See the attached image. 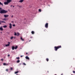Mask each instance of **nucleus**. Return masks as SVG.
<instances>
[{"label":"nucleus","instance_id":"6ab92c4d","mask_svg":"<svg viewBox=\"0 0 75 75\" xmlns=\"http://www.w3.org/2000/svg\"><path fill=\"white\" fill-rule=\"evenodd\" d=\"M19 35H20V34H19V33H17V35H17V36H19Z\"/></svg>","mask_w":75,"mask_h":75},{"label":"nucleus","instance_id":"5fc2aeb1","mask_svg":"<svg viewBox=\"0 0 75 75\" xmlns=\"http://www.w3.org/2000/svg\"><path fill=\"white\" fill-rule=\"evenodd\" d=\"M71 75H73V74H71Z\"/></svg>","mask_w":75,"mask_h":75},{"label":"nucleus","instance_id":"c9c22d12","mask_svg":"<svg viewBox=\"0 0 75 75\" xmlns=\"http://www.w3.org/2000/svg\"><path fill=\"white\" fill-rule=\"evenodd\" d=\"M10 54H8V57H10Z\"/></svg>","mask_w":75,"mask_h":75},{"label":"nucleus","instance_id":"7ed1b4c3","mask_svg":"<svg viewBox=\"0 0 75 75\" xmlns=\"http://www.w3.org/2000/svg\"><path fill=\"white\" fill-rule=\"evenodd\" d=\"M45 27L47 28H48V23H46L45 24Z\"/></svg>","mask_w":75,"mask_h":75},{"label":"nucleus","instance_id":"ea45409f","mask_svg":"<svg viewBox=\"0 0 75 75\" xmlns=\"http://www.w3.org/2000/svg\"><path fill=\"white\" fill-rule=\"evenodd\" d=\"M13 15H12V16H11V17L12 18H13Z\"/></svg>","mask_w":75,"mask_h":75},{"label":"nucleus","instance_id":"5701e85b","mask_svg":"<svg viewBox=\"0 0 75 75\" xmlns=\"http://www.w3.org/2000/svg\"><path fill=\"white\" fill-rule=\"evenodd\" d=\"M2 23H6V22L4 21H2Z\"/></svg>","mask_w":75,"mask_h":75},{"label":"nucleus","instance_id":"8fccbe9b","mask_svg":"<svg viewBox=\"0 0 75 75\" xmlns=\"http://www.w3.org/2000/svg\"><path fill=\"white\" fill-rule=\"evenodd\" d=\"M29 41V42H30V41H31V40H30Z\"/></svg>","mask_w":75,"mask_h":75},{"label":"nucleus","instance_id":"72a5a7b5","mask_svg":"<svg viewBox=\"0 0 75 75\" xmlns=\"http://www.w3.org/2000/svg\"><path fill=\"white\" fill-rule=\"evenodd\" d=\"M11 23H14V21H12L11 22Z\"/></svg>","mask_w":75,"mask_h":75},{"label":"nucleus","instance_id":"423d86ee","mask_svg":"<svg viewBox=\"0 0 75 75\" xmlns=\"http://www.w3.org/2000/svg\"><path fill=\"white\" fill-rule=\"evenodd\" d=\"M8 4V2L6 1L4 2V4H5V5H7Z\"/></svg>","mask_w":75,"mask_h":75},{"label":"nucleus","instance_id":"aec40b11","mask_svg":"<svg viewBox=\"0 0 75 75\" xmlns=\"http://www.w3.org/2000/svg\"><path fill=\"white\" fill-rule=\"evenodd\" d=\"M4 65H7V64H6V63H4L3 64Z\"/></svg>","mask_w":75,"mask_h":75},{"label":"nucleus","instance_id":"7c9ffc66","mask_svg":"<svg viewBox=\"0 0 75 75\" xmlns=\"http://www.w3.org/2000/svg\"><path fill=\"white\" fill-rule=\"evenodd\" d=\"M2 23V21H0V23Z\"/></svg>","mask_w":75,"mask_h":75},{"label":"nucleus","instance_id":"09e8293b","mask_svg":"<svg viewBox=\"0 0 75 75\" xmlns=\"http://www.w3.org/2000/svg\"><path fill=\"white\" fill-rule=\"evenodd\" d=\"M13 7H14V6H13Z\"/></svg>","mask_w":75,"mask_h":75},{"label":"nucleus","instance_id":"bb28decb","mask_svg":"<svg viewBox=\"0 0 75 75\" xmlns=\"http://www.w3.org/2000/svg\"><path fill=\"white\" fill-rule=\"evenodd\" d=\"M14 35H15V36L17 35V33H14Z\"/></svg>","mask_w":75,"mask_h":75},{"label":"nucleus","instance_id":"39448f33","mask_svg":"<svg viewBox=\"0 0 75 75\" xmlns=\"http://www.w3.org/2000/svg\"><path fill=\"white\" fill-rule=\"evenodd\" d=\"M8 16H9V15H4V17H5V18L8 17Z\"/></svg>","mask_w":75,"mask_h":75},{"label":"nucleus","instance_id":"e433bc0d","mask_svg":"<svg viewBox=\"0 0 75 75\" xmlns=\"http://www.w3.org/2000/svg\"><path fill=\"white\" fill-rule=\"evenodd\" d=\"M8 44H9V45H10V42H8Z\"/></svg>","mask_w":75,"mask_h":75},{"label":"nucleus","instance_id":"f257e3e1","mask_svg":"<svg viewBox=\"0 0 75 75\" xmlns=\"http://www.w3.org/2000/svg\"><path fill=\"white\" fill-rule=\"evenodd\" d=\"M7 12H8L7 11H6L4 9H2L1 12H0V13L1 14H6Z\"/></svg>","mask_w":75,"mask_h":75},{"label":"nucleus","instance_id":"cd10ccee","mask_svg":"<svg viewBox=\"0 0 75 75\" xmlns=\"http://www.w3.org/2000/svg\"><path fill=\"white\" fill-rule=\"evenodd\" d=\"M23 65H26V64L24 63H23Z\"/></svg>","mask_w":75,"mask_h":75},{"label":"nucleus","instance_id":"4be33fe9","mask_svg":"<svg viewBox=\"0 0 75 75\" xmlns=\"http://www.w3.org/2000/svg\"><path fill=\"white\" fill-rule=\"evenodd\" d=\"M3 21H6V18H4L3 19Z\"/></svg>","mask_w":75,"mask_h":75},{"label":"nucleus","instance_id":"4468645a","mask_svg":"<svg viewBox=\"0 0 75 75\" xmlns=\"http://www.w3.org/2000/svg\"><path fill=\"white\" fill-rule=\"evenodd\" d=\"M9 45H9V44H7V45H5V46L6 47H8V46H9Z\"/></svg>","mask_w":75,"mask_h":75},{"label":"nucleus","instance_id":"a18cd8bd","mask_svg":"<svg viewBox=\"0 0 75 75\" xmlns=\"http://www.w3.org/2000/svg\"><path fill=\"white\" fill-rule=\"evenodd\" d=\"M17 6L18 7H19V5H18Z\"/></svg>","mask_w":75,"mask_h":75},{"label":"nucleus","instance_id":"1a4fd4ad","mask_svg":"<svg viewBox=\"0 0 75 75\" xmlns=\"http://www.w3.org/2000/svg\"><path fill=\"white\" fill-rule=\"evenodd\" d=\"M24 1V0H20L19 1V3H23Z\"/></svg>","mask_w":75,"mask_h":75},{"label":"nucleus","instance_id":"2f4dec72","mask_svg":"<svg viewBox=\"0 0 75 75\" xmlns=\"http://www.w3.org/2000/svg\"><path fill=\"white\" fill-rule=\"evenodd\" d=\"M13 27H15V26H16V25H13Z\"/></svg>","mask_w":75,"mask_h":75},{"label":"nucleus","instance_id":"de8ad7c7","mask_svg":"<svg viewBox=\"0 0 75 75\" xmlns=\"http://www.w3.org/2000/svg\"><path fill=\"white\" fill-rule=\"evenodd\" d=\"M61 75H63V74H61Z\"/></svg>","mask_w":75,"mask_h":75},{"label":"nucleus","instance_id":"f8f14e48","mask_svg":"<svg viewBox=\"0 0 75 75\" xmlns=\"http://www.w3.org/2000/svg\"><path fill=\"white\" fill-rule=\"evenodd\" d=\"M17 48H18V47L17 46H16L15 47V50H17Z\"/></svg>","mask_w":75,"mask_h":75},{"label":"nucleus","instance_id":"a878e982","mask_svg":"<svg viewBox=\"0 0 75 75\" xmlns=\"http://www.w3.org/2000/svg\"><path fill=\"white\" fill-rule=\"evenodd\" d=\"M16 59H20V57H17L16 58Z\"/></svg>","mask_w":75,"mask_h":75},{"label":"nucleus","instance_id":"b1692460","mask_svg":"<svg viewBox=\"0 0 75 75\" xmlns=\"http://www.w3.org/2000/svg\"><path fill=\"white\" fill-rule=\"evenodd\" d=\"M2 9V8H0V12L1 11Z\"/></svg>","mask_w":75,"mask_h":75},{"label":"nucleus","instance_id":"412c9836","mask_svg":"<svg viewBox=\"0 0 75 75\" xmlns=\"http://www.w3.org/2000/svg\"><path fill=\"white\" fill-rule=\"evenodd\" d=\"M18 71H17L15 72V74H18Z\"/></svg>","mask_w":75,"mask_h":75},{"label":"nucleus","instance_id":"9b49d317","mask_svg":"<svg viewBox=\"0 0 75 75\" xmlns=\"http://www.w3.org/2000/svg\"><path fill=\"white\" fill-rule=\"evenodd\" d=\"M0 30L1 31H3V28L2 27H0Z\"/></svg>","mask_w":75,"mask_h":75},{"label":"nucleus","instance_id":"a19ab883","mask_svg":"<svg viewBox=\"0 0 75 75\" xmlns=\"http://www.w3.org/2000/svg\"><path fill=\"white\" fill-rule=\"evenodd\" d=\"M23 57V56H21V57Z\"/></svg>","mask_w":75,"mask_h":75},{"label":"nucleus","instance_id":"0eeeda50","mask_svg":"<svg viewBox=\"0 0 75 75\" xmlns=\"http://www.w3.org/2000/svg\"><path fill=\"white\" fill-rule=\"evenodd\" d=\"M21 40L23 41H25V40H24V39H23V38H22V37H21Z\"/></svg>","mask_w":75,"mask_h":75},{"label":"nucleus","instance_id":"864d4df0","mask_svg":"<svg viewBox=\"0 0 75 75\" xmlns=\"http://www.w3.org/2000/svg\"><path fill=\"white\" fill-rule=\"evenodd\" d=\"M48 72V71H47Z\"/></svg>","mask_w":75,"mask_h":75},{"label":"nucleus","instance_id":"c756f323","mask_svg":"<svg viewBox=\"0 0 75 75\" xmlns=\"http://www.w3.org/2000/svg\"><path fill=\"white\" fill-rule=\"evenodd\" d=\"M73 72L74 74H75V71H73Z\"/></svg>","mask_w":75,"mask_h":75},{"label":"nucleus","instance_id":"20e7f679","mask_svg":"<svg viewBox=\"0 0 75 75\" xmlns=\"http://www.w3.org/2000/svg\"><path fill=\"white\" fill-rule=\"evenodd\" d=\"M12 28V24L11 23H9V28L10 29Z\"/></svg>","mask_w":75,"mask_h":75},{"label":"nucleus","instance_id":"dca6fc26","mask_svg":"<svg viewBox=\"0 0 75 75\" xmlns=\"http://www.w3.org/2000/svg\"><path fill=\"white\" fill-rule=\"evenodd\" d=\"M3 27H4V28H6V27H7V25H5L4 26H3Z\"/></svg>","mask_w":75,"mask_h":75},{"label":"nucleus","instance_id":"c03bdc74","mask_svg":"<svg viewBox=\"0 0 75 75\" xmlns=\"http://www.w3.org/2000/svg\"><path fill=\"white\" fill-rule=\"evenodd\" d=\"M30 38H32V37H30Z\"/></svg>","mask_w":75,"mask_h":75},{"label":"nucleus","instance_id":"9d476101","mask_svg":"<svg viewBox=\"0 0 75 75\" xmlns=\"http://www.w3.org/2000/svg\"><path fill=\"white\" fill-rule=\"evenodd\" d=\"M12 49L13 50H14V49H15V47H14V46H13L12 47Z\"/></svg>","mask_w":75,"mask_h":75},{"label":"nucleus","instance_id":"f704fd0d","mask_svg":"<svg viewBox=\"0 0 75 75\" xmlns=\"http://www.w3.org/2000/svg\"><path fill=\"white\" fill-rule=\"evenodd\" d=\"M19 7H20V8H21V7H22V6H19Z\"/></svg>","mask_w":75,"mask_h":75},{"label":"nucleus","instance_id":"603ef678","mask_svg":"<svg viewBox=\"0 0 75 75\" xmlns=\"http://www.w3.org/2000/svg\"><path fill=\"white\" fill-rule=\"evenodd\" d=\"M16 75H18V74H16Z\"/></svg>","mask_w":75,"mask_h":75},{"label":"nucleus","instance_id":"f03ea898","mask_svg":"<svg viewBox=\"0 0 75 75\" xmlns=\"http://www.w3.org/2000/svg\"><path fill=\"white\" fill-rule=\"evenodd\" d=\"M62 47L61 46H55L54 47V50H55L56 51L58 50V49H59V48H61Z\"/></svg>","mask_w":75,"mask_h":75},{"label":"nucleus","instance_id":"f3484780","mask_svg":"<svg viewBox=\"0 0 75 75\" xmlns=\"http://www.w3.org/2000/svg\"><path fill=\"white\" fill-rule=\"evenodd\" d=\"M46 61H47V62H48V61H49V59H48V58H46Z\"/></svg>","mask_w":75,"mask_h":75},{"label":"nucleus","instance_id":"a211bd4d","mask_svg":"<svg viewBox=\"0 0 75 75\" xmlns=\"http://www.w3.org/2000/svg\"><path fill=\"white\" fill-rule=\"evenodd\" d=\"M31 33L32 34H34V31H32L31 32Z\"/></svg>","mask_w":75,"mask_h":75},{"label":"nucleus","instance_id":"49530a36","mask_svg":"<svg viewBox=\"0 0 75 75\" xmlns=\"http://www.w3.org/2000/svg\"><path fill=\"white\" fill-rule=\"evenodd\" d=\"M12 6H13L12 5L11 6V7H12Z\"/></svg>","mask_w":75,"mask_h":75},{"label":"nucleus","instance_id":"79ce46f5","mask_svg":"<svg viewBox=\"0 0 75 75\" xmlns=\"http://www.w3.org/2000/svg\"><path fill=\"white\" fill-rule=\"evenodd\" d=\"M19 65H21V63H20Z\"/></svg>","mask_w":75,"mask_h":75},{"label":"nucleus","instance_id":"37998d69","mask_svg":"<svg viewBox=\"0 0 75 75\" xmlns=\"http://www.w3.org/2000/svg\"><path fill=\"white\" fill-rule=\"evenodd\" d=\"M26 54H28V53L26 52Z\"/></svg>","mask_w":75,"mask_h":75},{"label":"nucleus","instance_id":"393cba45","mask_svg":"<svg viewBox=\"0 0 75 75\" xmlns=\"http://www.w3.org/2000/svg\"><path fill=\"white\" fill-rule=\"evenodd\" d=\"M13 38H14V37H11V40H13Z\"/></svg>","mask_w":75,"mask_h":75},{"label":"nucleus","instance_id":"473e14b6","mask_svg":"<svg viewBox=\"0 0 75 75\" xmlns=\"http://www.w3.org/2000/svg\"><path fill=\"white\" fill-rule=\"evenodd\" d=\"M13 68L11 67V70H13Z\"/></svg>","mask_w":75,"mask_h":75},{"label":"nucleus","instance_id":"58836bf2","mask_svg":"<svg viewBox=\"0 0 75 75\" xmlns=\"http://www.w3.org/2000/svg\"><path fill=\"white\" fill-rule=\"evenodd\" d=\"M6 71H8V69H6Z\"/></svg>","mask_w":75,"mask_h":75},{"label":"nucleus","instance_id":"3c124183","mask_svg":"<svg viewBox=\"0 0 75 75\" xmlns=\"http://www.w3.org/2000/svg\"><path fill=\"white\" fill-rule=\"evenodd\" d=\"M14 38H15V37H14Z\"/></svg>","mask_w":75,"mask_h":75},{"label":"nucleus","instance_id":"4c0bfd02","mask_svg":"<svg viewBox=\"0 0 75 75\" xmlns=\"http://www.w3.org/2000/svg\"><path fill=\"white\" fill-rule=\"evenodd\" d=\"M1 61H3V59H1Z\"/></svg>","mask_w":75,"mask_h":75},{"label":"nucleus","instance_id":"ddd939ff","mask_svg":"<svg viewBox=\"0 0 75 75\" xmlns=\"http://www.w3.org/2000/svg\"><path fill=\"white\" fill-rule=\"evenodd\" d=\"M0 5H1L2 6H3V4L0 1Z\"/></svg>","mask_w":75,"mask_h":75},{"label":"nucleus","instance_id":"2eb2a0df","mask_svg":"<svg viewBox=\"0 0 75 75\" xmlns=\"http://www.w3.org/2000/svg\"><path fill=\"white\" fill-rule=\"evenodd\" d=\"M20 62V61L18 60L16 62H17V63H19V62Z\"/></svg>","mask_w":75,"mask_h":75},{"label":"nucleus","instance_id":"c85d7f7f","mask_svg":"<svg viewBox=\"0 0 75 75\" xmlns=\"http://www.w3.org/2000/svg\"><path fill=\"white\" fill-rule=\"evenodd\" d=\"M39 11L40 12H41V10L40 9H39Z\"/></svg>","mask_w":75,"mask_h":75},{"label":"nucleus","instance_id":"6e6552de","mask_svg":"<svg viewBox=\"0 0 75 75\" xmlns=\"http://www.w3.org/2000/svg\"><path fill=\"white\" fill-rule=\"evenodd\" d=\"M25 58H26V59H30V58H29L28 57V56H26L25 57Z\"/></svg>","mask_w":75,"mask_h":75}]
</instances>
